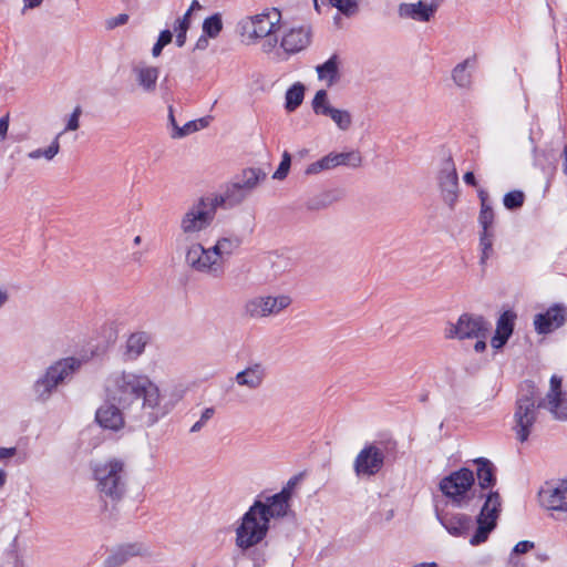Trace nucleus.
Wrapping results in <instances>:
<instances>
[{
  "instance_id": "7c9ffc66",
  "label": "nucleus",
  "mask_w": 567,
  "mask_h": 567,
  "mask_svg": "<svg viewBox=\"0 0 567 567\" xmlns=\"http://www.w3.org/2000/svg\"><path fill=\"white\" fill-rule=\"evenodd\" d=\"M478 198L481 202L478 223L482 230H492L495 214L493 207L488 203V193L485 189H478Z\"/></svg>"
},
{
  "instance_id": "2eb2a0df",
  "label": "nucleus",
  "mask_w": 567,
  "mask_h": 567,
  "mask_svg": "<svg viewBox=\"0 0 567 567\" xmlns=\"http://www.w3.org/2000/svg\"><path fill=\"white\" fill-rule=\"evenodd\" d=\"M312 110L317 115L330 117L341 131H348L352 125V115L347 110L336 109L328 102L326 90H319L312 100Z\"/></svg>"
},
{
  "instance_id": "864d4df0",
  "label": "nucleus",
  "mask_w": 567,
  "mask_h": 567,
  "mask_svg": "<svg viewBox=\"0 0 567 567\" xmlns=\"http://www.w3.org/2000/svg\"><path fill=\"white\" fill-rule=\"evenodd\" d=\"M173 40V33L169 31V30H163L159 35H158V39L157 41L161 42V44H164V45H167L172 42Z\"/></svg>"
},
{
  "instance_id": "f03ea898",
  "label": "nucleus",
  "mask_w": 567,
  "mask_h": 567,
  "mask_svg": "<svg viewBox=\"0 0 567 567\" xmlns=\"http://www.w3.org/2000/svg\"><path fill=\"white\" fill-rule=\"evenodd\" d=\"M537 394V388L534 382L525 381L520 385L514 413V430L520 442H525L528 439L530 429L537 419V409H546L556 419L567 420V398L561 391V378L557 375L550 378V389L546 398L539 400L536 404Z\"/></svg>"
},
{
  "instance_id": "bf43d9fd",
  "label": "nucleus",
  "mask_w": 567,
  "mask_h": 567,
  "mask_svg": "<svg viewBox=\"0 0 567 567\" xmlns=\"http://www.w3.org/2000/svg\"><path fill=\"white\" fill-rule=\"evenodd\" d=\"M164 47V44H161V42L157 41L152 49V54L154 56H158L162 53Z\"/></svg>"
},
{
  "instance_id": "052dcab7",
  "label": "nucleus",
  "mask_w": 567,
  "mask_h": 567,
  "mask_svg": "<svg viewBox=\"0 0 567 567\" xmlns=\"http://www.w3.org/2000/svg\"><path fill=\"white\" fill-rule=\"evenodd\" d=\"M168 111H169V113H168L169 123L174 127V132H176V126H178V125H177L175 116H174L173 107L169 106Z\"/></svg>"
},
{
  "instance_id": "f257e3e1",
  "label": "nucleus",
  "mask_w": 567,
  "mask_h": 567,
  "mask_svg": "<svg viewBox=\"0 0 567 567\" xmlns=\"http://www.w3.org/2000/svg\"><path fill=\"white\" fill-rule=\"evenodd\" d=\"M104 393L109 403H117L122 410L134 412L145 426H153L171 411V406L163 402L158 386L145 374L114 371L105 379Z\"/></svg>"
},
{
  "instance_id": "a878e982",
  "label": "nucleus",
  "mask_w": 567,
  "mask_h": 567,
  "mask_svg": "<svg viewBox=\"0 0 567 567\" xmlns=\"http://www.w3.org/2000/svg\"><path fill=\"white\" fill-rule=\"evenodd\" d=\"M341 61L337 54L331 55L324 63L316 66L318 79L324 81L328 87L333 86L340 81Z\"/></svg>"
},
{
  "instance_id": "f704fd0d",
  "label": "nucleus",
  "mask_w": 567,
  "mask_h": 567,
  "mask_svg": "<svg viewBox=\"0 0 567 567\" xmlns=\"http://www.w3.org/2000/svg\"><path fill=\"white\" fill-rule=\"evenodd\" d=\"M212 117L205 116L198 120L189 121L184 126H176V132L172 134L173 138H181L187 136L194 132L205 128L209 125Z\"/></svg>"
},
{
  "instance_id": "c9c22d12",
  "label": "nucleus",
  "mask_w": 567,
  "mask_h": 567,
  "mask_svg": "<svg viewBox=\"0 0 567 567\" xmlns=\"http://www.w3.org/2000/svg\"><path fill=\"white\" fill-rule=\"evenodd\" d=\"M333 157L337 167L338 166H348L352 168H358L362 164V156L359 151H350V152H343V153H334Z\"/></svg>"
},
{
  "instance_id": "c756f323",
  "label": "nucleus",
  "mask_w": 567,
  "mask_h": 567,
  "mask_svg": "<svg viewBox=\"0 0 567 567\" xmlns=\"http://www.w3.org/2000/svg\"><path fill=\"white\" fill-rule=\"evenodd\" d=\"M476 63V56L467 58L463 62L455 65L452 70V79L458 87L468 89L472 84V74L467 72L468 68H473Z\"/></svg>"
},
{
  "instance_id": "79ce46f5",
  "label": "nucleus",
  "mask_w": 567,
  "mask_h": 567,
  "mask_svg": "<svg viewBox=\"0 0 567 567\" xmlns=\"http://www.w3.org/2000/svg\"><path fill=\"white\" fill-rule=\"evenodd\" d=\"M493 238L494 233L492 230H482L480 235V245L482 247L481 265H485L493 252Z\"/></svg>"
},
{
  "instance_id": "8fccbe9b",
  "label": "nucleus",
  "mask_w": 567,
  "mask_h": 567,
  "mask_svg": "<svg viewBox=\"0 0 567 567\" xmlns=\"http://www.w3.org/2000/svg\"><path fill=\"white\" fill-rule=\"evenodd\" d=\"M127 20H128V16L126 13H121L117 17L111 19L107 22V25L110 29H113L115 27L125 24L127 22Z\"/></svg>"
},
{
  "instance_id": "72a5a7b5",
  "label": "nucleus",
  "mask_w": 567,
  "mask_h": 567,
  "mask_svg": "<svg viewBox=\"0 0 567 567\" xmlns=\"http://www.w3.org/2000/svg\"><path fill=\"white\" fill-rule=\"evenodd\" d=\"M63 132L56 134L51 144L47 148H37L28 153L30 159H39L44 157L47 161H52L60 152V137Z\"/></svg>"
},
{
  "instance_id": "4d7b16f0",
  "label": "nucleus",
  "mask_w": 567,
  "mask_h": 567,
  "mask_svg": "<svg viewBox=\"0 0 567 567\" xmlns=\"http://www.w3.org/2000/svg\"><path fill=\"white\" fill-rule=\"evenodd\" d=\"M463 178L467 185L476 186V179H475V175L473 172L465 173Z\"/></svg>"
},
{
  "instance_id": "de8ad7c7",
  "label": "nucleus",
  "mask_w": 567,
  "mask_h": 567,
  "mask_svg": "<svg viewBox=\"0 0 567 567\" xmlns=\"http://www.w3.org/2000/svg\"><path fill=\"white\" fill-rule=\"evenodd\" d=\"M509 338L495 331L494 337L491 340V344L494 349H501L507 342Z\"/></svg>"
},
{
  "instance_id": "f3484780",
  "label": "nucleus",
  "mask_w": 567,
  "mask_h": 567,
  "mask_svg": "<svg viewBox=\"0 0 567 567\" xmlns=\"http://www.w3.org/2000/svg\"><path fill=\"white\" fill-rule=\"evenodd\" d=\"M439 185L444 202L453 208L458 196V175L451 156L445 158L442 164L439 174Z\"/></svg>"
},
{
  "instance_id": "5701e85b",
  "label": "nucleus",
  "mask_w": 567,
  "mask_h": 567,
  "mask_svg": "<svg viewBox=\"0 0 567 567\" xmlns=\"http://www.w3.org/2000/svg\"><path fill=\"white\" fill-rule=\"evenodd\" d=\"M266 375L267 372L265 365L260 362H255L236 373L235 382L239 386L255 391L262 385Z\"/></svg>"
},
{
  "instance_id": "473e14b6",
  "label": "nucleus",
  "mask_w": 567,
  "mask_h": 567,
  "mask_svg": "<svg viewBox=\"0 0 567 567\" xmlns=\"http://www.w3.org/2000/svg\"><path fill=\"white\" fill-rule=\"evenodd\" d=\"M305 97V86L300 82L295 83L286 92L285 107L288 112H293L299 107Z\"/></svg>"
},
{
  "instance_id": "c03bdc74",
  "label": "nucleus",
  "mask_w": 567,
  "mask_h": 567,
  "mask_svg": "<svg viewBox=\"0 0 567 567\" xmlns=\"http://www.w3.org/2000/svg\"><path fill=\"white\" fill-rule=\"evenodd\" d=\"M291 165V155L285 151L282 154L281 162L277 168V171L274 173L272 178L281 181L287 177L289 168Z\"/></svg>"
},
{
  "instance_id": "4c0bfd02",
  "label": "nucleus",
  "mask_w": 567,
  "mask_h": 567,
  "mask_svg": "<svg viewBox=\"0 0 567 567\" xmlns=\"http://www.w3.org/2000/svg\"><path fill=\"white\" fill-rule=\"evenodd\" d=\"M334 167H337V165L334 162L333 152H331L328 155L320 158L319 161L313 162L310 165H308V167L305 171V174L306 175H315V174H319L323 171L332 169Z\"/></svg>"
},
{
  "instance_id": "603ef678",
  "label": "nucleus",
  "mask_w": 567,
  "mask_h": 567,
  "mask_svg": "<svg viewBox=\"0 0 567 567\" xmlns=\"http://www.w3.org/2000/svg\"><path fill=\"white\" fill-rule=\"evenodd\" d=\"M9 128V115H4L0 118V141H4Z\"/></svg>"
},
{
  "instance_id": "6e6d98bb",
  "label": "nucleus",
  "mask_w": 567,
  "mask_h": 567,
  "mask_svg": "<svg viewBox=\"0 0 567 567\" xmlns=\"http://www.w3.org/2000/svg\"><path fill=\"white\" fill-rule=\"evenodd\" d=\"M486 338L487 337L474 338L476 340V342L474 344V350L476 352H483L486 349Z\"/></svg>"
},
{
  "instance_id": "393cba45",
  "label": "nucleus",
  "mask_w": 567,
  "mask_h": 567,
  "mask_svg": "<svg viewBox=\"0 0 567 567\" xmlns=\"http://www.w3.org/2000/svg\"><path fill=\"white\" fill-rule=\"evenodd\" d=\"M143 554V548L137 544H127L113 549L104 560L105 567H120L130 558Z\"/></svg>"
},
{
  "instance_id": "5fc2aeb1",
  "label": "nucleus",
  "mask_w": 567,
  "mask_h": 567,
  "mask_svg": "<svg viewBox=\"0 0 567 567\" xmlns=\"http://www.w3.org/2000/svg\"><path fill=\"white\" fill-rule=\"evenodd\" d=\"M208 38L206 34H203L198 38L196 44H195V48L194 50H198V51H204L208 48Z\"/></svg>"
},
{
  "instance_id": "a211bd4d",
  "label": "nucleus",
  "mask_w": 567,
  "mask_h": 567,
  "mask_svg": "<svg viewBox=\"0 0 567 567\" xmlns=\"http://www.w3.org/2000/svg\"><path fill=\"white\" fill-rule=\"evenodd\" d=\"M312 38V30L309 24H301L288 28L282 35L280 45L289 54H296L306 50Z\"/></svg>"
},
{
  "instance_id": "b1692460",
  "label": "nucleus",
  "mask_w": 567,
  "mask_h": 567,
  "mask_svg": "<svg viewBox=\"0 0 567 567\" xmlns=\"http://www.w3.org/2000/svg\"><path fill=\"white\" fill-rule=\"evenodd\" d=\"M437 10L436 3L417 1L415 3H401L398 13L401 18H409L420 22H429Z\"/></svg>"
},
{
  "instance_id": "20e7f679",
  "label": "nucleus",
  "mask_w": 567,
  "mask_h": 567,
  "mask_svg": "<svg viewBox=\"0 0 567 567\" xmlns=\"http://www.w3.org/2000/svg\"><path fill=\"white\" fill-rule=\"evenodd\" d=\"M266 173L261 168H245L226 185L223 194L210 200L214 207L233 208L240 205L256 189L259 183L266 179Z\"/></svg>"
},
{
  "instance_id": "0e129e2a",
  "label": "nucleus",
  "mask_w": 567,
  "mask_h": 567,
  "mask_svg": "<svg viewBox=\"0 0 567 567\" xmlns=\"http://www.w3.org/2000/svg\"><path fill=\"white\" fill-rule=\"evenodd\" d=\"M8 293L6 290L0 289V308L7 302Z\"/></svg>"
},
{
  "instance_id": "c85d7f7f",
  "label": "nucleus",
  "mask_w": 567,
  "mask_h": 567,
  "mask_svg": "<svg viewBox=\"0 0 567 567\" xmlns=\"http://www.w3.org/2000/svg\"><path fill=\"white\" fill-rule=\"evenodd\" d=\"M243 240L237 235L224 236L216 240L213 251L221 259L226 266L227 259L240 247Z\"/></svg>"
},
{
  "instance_id": "9d476101",
  "label": "nucleus",
  "mask_w": 567,
  "mask_h": 567,
  "mask_svg": "<svg viewBox=\"0 0 567 567\" xmlns=\"http://www.w3.org/2000/svg\"><path fill=\"white\" fill-rule=\"evenodd\" d=\"M476 518L477 527L470 539V544L477 546L487 540L491 532L497 525V518L501 513L502 501L498 492H489Z\"/></svg>"
},
{
  "instance_id": "4be33fe9",
  "label": "nucleus",
  "mask_w": 567,
  "mask_h": 567,
  "mask_svg": "<svg viewBox=\"0 0 567 567\" xmlns=\"http://www.w3.org/2000/svg\"><path fill=\"white\" fill-rule=\"evenodd\" d=\"M121 409L117 403H109L105 398V403L101 405L95 413V421L103 429L118 431L124 426V417Z\"/></svg>"
},
{
  "instance_id": "bb28decb",
  "label": "nucleus",
  "mask_w": 567,
  "mask_h": 567,
  "mask_svg": "<svg viewBox=\"0 0 567 567\" xmlns=\"http://www.w3.org/2000/svg\"><path fill=\"white\" fill-rule=\"evenodd\" d=\"M473 462L476 465V476L480 487L482 489L493 487L496 482L495 467L493 463L485 457H478Z\"/></svg>"
},
{
  "instance_id": "39448f33",
  "label": "nucleus",
  "mask_w": 567,
  "mask_h": 567,
  "mask_svg": "<svg viewBox=\"0 0 567 567\" xmlns=\"http://www.w3.org/2000/svg\"><path fill=\"white\" fill-rule=\"evenodd\" d=\"M396 447L395 442L368 443L357 454L353 471L359 478H370L381 472L391 452Z\"/></svg>"
},
{
  "instance_id": "a18cd8bd",
  "label": "nucleus",
  "mask_w": 567,
  "mask_h": 567,
  "mask_svg": "<svg viewBox=\"0 0 567 567\" xmlns=\"http://www.w3.org/2000/svg\"><path fill=\"white\" fill-rule=\"evenodd\" d=\"M214 414H215L214 408H206L203 411L200 419L196 423L193 424L189 432L190 433L199 432L205 426V424L214 416Z\"/></svg>"
},
{
  "instance_id": "37998d69",
  "label": "nucleus",
  "mask_w": 567,
  "mask_h": 567,
  "mask_svg": "<svg viewBox=\"0 0 567 567\" xmlns=\"http://www.w3.org/2000/svg\"><path fill=\"white\" fill-rule=\"evenodd\" d=\"M525 200V195L522 190H512L504 195L503 204L509 209L514 210L523 206Z\"/></svg>"
},
{
  "instance_id": "412c9836",
  "label": "nucleus",
  "mask_w": 567,
  "mask_h": 567,
  "mask_svg": "<svg viewBox=\"0 0 567 567\" xmlns=\"http://www.w3.org/2000/svg\"><path fill=\"white\" fill-rule=\"evenodd\" d=\"M542 504L549 511L567 513V482L548 485L539 492Z\"/></svg>"
},
{
  "instance_id": "49530a36",
  "label": "nucleus",
  "mask_w": 567,
  "mask_h": 567,
  "mask_svg": "<svg viewBox=\"0 0 567 567\" xmlns=\"http://www.w3.org/2000/svg\"><path fill=\"white\" fill-rule=\"evenodd\" d=\"M81 115V109L78 106L75 107V110L73 111V113L71 114L69 121H68V124H66V127L63 132V134L66 132V131H75L79 128V117Z\"/></svg>"
},
{
  "instance_id": "1a4fd4ad",
  "label": "nucleus",
  "mask_w": 567,
  "mask_h": 567,
  "mask_svg": "<svg viewBox=\"0 0 567 567\" xmlns=\"http://www.w3.org/2000/svg\"><path fill=\"white\" fill-rule=\"evenodd\" d=\"M269 529L268 519L264 520L254 505L244 514L241 524L236 529V545L248 549L260 543Z\"/></svg>"
},
{
  "instance_id": "13d9d810",
  "label": "nucleus",
  "mask_w": 567,
  "mask_h": 567,
  "mask_svg": "<svg viewBox=\"0 0 567 567\" xmlns=\"http://www.w3.org/2000/svg\"><path fill=\"white\" fill-rule=\"evenodd\" d=\"M43 0H24V8L27 9H33L39 7Z\"/></svg>"
},
{
  "instance_id": "ea45409f",
  "label": "nucleus",
  "mask_w": 567,
  "mask_h": 567,
  "mask_svg": "<svg viewBox=\"0 0 567 567\" xmlns=\"http://www.w3.org/2000/svg\"><path fill=\"white\" fill-rule=\"evenodd\" d=\"M515 319L516 315L513 311L503 312L497 320L496 331L509 338L514 330Z\"/></svg>"
},
{
  "instance_id": "423d86ee",
  "label": "nucleus",
  "mask_w": 567,
  "mask_h": 567,
  "mask_svg": "<svg viewBox=\"0 0 567 567\" xmlns=\"http://www.w3.org/2000/svg\"><path fill=\"white\" fill-rule=\"evenodd\" d=\"M82 365V360L68 357L51 364L45 373L33 385L38 399L47 400L52 391L62 382L71 378Z\"/></svg>"
},
{
  "instance_id": "dca6fc26",
  "label": "nucleus",
  "mask_w": 567,
  "mask_h": 567,
  "mask_svg": "<svg viewBox=\"0 0 567 567\" xmlns=\"http://www.w3.org/2000/svg\"><path fill=\"white\" fill-rule=\"evenodd\" d=\"M291 498V492L289 487H284L281 492L267 497V502L255 501L252 504L255 509L259 512L260 518L264 520L270 518H280L287 515L289 509V501Z\"/></svg>"
},
{
  "instance_id": "7ed1b4c3",
  "label": "nucleus",
  "mask_w": 567,
  "mask_h": 567,
  "mask_svg": "<svg viewBox=\"0 0 567 567\" xmlns=\"http://www.w3.org/2000/svg\"><path fill=\"white\" fill-rule=\"evenodd\" d=\"M93 474L105 509H107L109 503L114 507L124 498L127 492L128 474L123 460L112 457L99 462L93 467Z\"/></svg>"
},
{
  "instance_id": "09e8293b",
  "label": "nucleus",
  "mask_w": 567,
  "mask_h": 567,
  "mask_svg": "<svg viewBox=\"0 0 567 567\" xmlns=\"http://www.w3.org/2000/svg\"><path fill=\"white\" fill-rule=\"evenodd\" d=\"M533 547H534V543H532L529 540H522L515 545L513 551L515 554H525V553L529 551Z\"/></svg>"
},
{
  "instance_id": "e433bc0d",
  "label": "nucleus",
  "mask_w": 567,
  "mask_h": 567,
  "mask_svg": "<svg viewBox=\"0 0 567 567\" xmlns=\"http://www.w3.org/2000/svg\"><path fill=\"white\" fill-rule=\"evenodd\" d=\"M361 0H328L329 4L336 8L347 18L354 17L360 11Z\"/></svg>"
},
{
  "instance_id": "338daca9",
  "label": "nucleus",
  "mask_w": 567,
  "mask_h": 567,
  "mask_svg": "<svg viewBox=\"0 0 567 567\" xmlns=\"http://www.w3.org/2000/svg\"><path fill=\"white\" fill-rule=\"evenodd\" d=\"M414 567H439L436 563H421L415 565Z\"/></svg>"
},
{
  "instance_id": "aec40b11",
  "label": "nucleus",
  "mask_w": 567,
  "mask_h": 567,
  "mask_svg": "<svg viewBox=\"0 0 567 567\" xmlns=\"http://www.w3.org/2000/svg\"><path fill=\"white\" fill-rule=\"evenodd\" d=\"M567 310L565 307L555 305L550 307L545 313L535 316L534 326L539 334H546L554 329L561 327L566 321Z\"/></svg>"
},
{
  "instance_id": "2f4dec72",
  "label": "nucleus",
  "mask_w": 567,
  "mask_h": 567,
  "mask_svg": "<svg viewBox=\"0 0 567 567\" xmlns=\"http://www.w3.org/2000/svg\"><path fill=\"white\" fill-rule=\"evenodd\" d=\"M150 337L145 332H135L126 341V355L130 360H135L143 352L148 343Z\"/></svg>"
},
{
  "instance_id": "a19ab883",
  "label": "nucleus",
  "mask_w": 567,
  "mask_h": 567,
  "mask_svg": "<svg viewBox=\"0 0 567 567\" xmlns=\"http://www.w3.org/2000/svg\"><path fill=\"white\" fill-rule=\"evenodd\" d=\"M190 25V17L189 12H185V14L177 19L174 30L176 32V44L182 48L186 42V33Z\"/></svg>"
},
{
  "instance_id": "ddd939ff",
  "label": "nucleus",
  "mask_w": 567,
  "mask_h": 567,
  "mask_svg": "<svg viewBox=\"0 0 567 567\" xmlns=\"http://www.w3.org/2000/svg\"><path fill=\"white\" fill-rule=\"evenodd\" d=\"M292 303L288 295L256 296L248 299L244 305V316L250 319H261L278 316Z\"/></svg>"
},
{
  "instance_id": "774afa93",
  "label": "nucleus",
  "mask_w": 567,
  "mask_h": 567,
  "mask_svg": "<svg viewBox=\"0 0 567 567\" xmlns=\"http://www.w3.org/2000/svg\"><path fill=\"white\" fill-rule=\"evenodd\" d=\"M563 155H564V159H565L564 164H567V144L564 147Z\"/></svg>"
},
{
  "instance_id": "cd10ccee",
  "label": "nucleus",
  "mask_w": 567,
  "mask_h": 567,
  "mask_svg": "<svg viewBox=\"0 0 567 567\" xmlns=\"http://www.w3.org/2000/svg\"><path fill=\"white\" fill-rule=\"evenodd\" d=\"M137 84L146 93H153L156 90L159 70L155 66H136L134 68Z\"/></svg>"
},
{
  "instance_id": "58836bf2",
  "label": "nucleus",
  "mask_w": 567,
  "mask_h": 567,
  "mask_svg": "<svg viewBox=\"0 0 567 567\" xmlns=\"http://www.w3.org/2000/svg\"><path fill=\"white\" fill-rule=\"evenodd\" d=\"M223 30L221 16L215 13L206 18L203 22V32L209 38H216Z\"/></svg>"
},
{
  "instance_id": "680f3d73",
  "label": "nucleus",
  "mask_w": 567,
  "mask_h": 567,
  "mask_svg": "<svg viewBox=\"0 0 567 567\" xmlns=\"http://www.w3.org/2000/svg\"><path fill=\"white\" fill-rule=\"evenodd\" d=\"M200 8H202L200 3L197 0H193L189 9L186 12H189V17H190L193 11L199 10Z\"/></svg>"
},
{
  "instance_id": "69168bd1",
  "label": "nucleus",
  "mask_w": 567,
  "mask_h": 567,
  "mask_svg": "<svg viewBox=\"0 0 567 567\" xmlns=\"http://www.w3.org/2000/svg\"><path fill=\"white\" fill-rule=\"evenodd\" d=\"M7 483V473L3 470H0V489L6 485Z\"/></svg>"
},
{
  "instance_id": "e2e57ef3",
  "label": "nucleus",
  "mask_w": 567,
  "mask_h": 567,
  "mask_svg": "<svg viewBox=\"0 0 567 567\" xmlns=\"http://www.w3.org/2000/svg\"><path fill=\"white\" fill-rule=\"evenodd\" d=\"M12 567H25L24 560L19 555H16Z\"/></svg>"
},
{
  "instance_id": "f8f14e48",
  "label": "nucleus",
  "mask_w": 567,
  "mask_h": 567,
  "mask_svg": "<svg viewBox=\"0 0 567 567\" xmlns=\"http://www.w3.org/2000/svg\"><path fill=\"white\" fill-rule=\"evenodd\" d=\"M216 207L207 198H199L181 218V230L186 236L200 233L208 228L215 217Z\"/></svg>"
},
{
  "instance_id": "3c124183",
  "label": "nucleus",
  "mask_w": 567,
  "mask_h": 567,
  "mask_svg": "<svg viewBox=\"0 0 567 567\" xmlns=\"http://www.w3.org/2000/svg\"><path fill=\"white\" fill-rule=\"evenodd\" d=\"M17 454V447H0V462L13 457Z\"/></svg>"
},
{
  "instance_id": "6e6552de",
  "label": "nucleus",
  "mask_w": 567,
  "mask_h": 567,
  "mask_svg": "<svg viewBox=\"0 0 567 567\" xmlns=\"http://www.w3.org/2000/svg\"><path fill=\"white\" fill-rule=\"evenodd\" d=\"M491 323L481 315L464 312L456 322H447L444 329L446 339H473L488 337Z\"/></svg>"
},
{
  "instance_id": "4468645a",
  "label": "nucleus",
  "mask_w": 567,
  "mask_h": 567,
  "mask_svg": "<svg viewBox=\"0 0 567 567\" xmlns=\"http://www.w3.org/2000/svg\"><path fill=\"white\" fill-rule=\"evenodd\" d=\"M474 481L473 471L463 467L444 477L440 482V489L446 497L451 498L456 506L462 507L468 501L466 493L474 484Z\"/></svg>"
},
{
  "instance_id": "0eeeda50",
  "label": "nucleus",
  "mask_w": 567,
  "mask_h": 567,
  "mask_svg": "<svg viewBox=\"0 0 567 567\" xmlns=\"http://www.w3.org/2000/svg\"><path fill=\"white\" fill-rule=\"evenodd\" d=\"M185 265L192 271L213 279H220L226 272V266L213 251V247L205 248L200 243H192L186 248Z\"/></svg>"
},
{
  "instance_id": "6ab92c4d",
  "label": "nucleus",
  "mask_w": 567,
  "mask_h": 567,
  "mask_svg": "<svg viewBox=\"0 0 567 567\" xmlns=\"http://www.w3.org/2000/svg\"><path fill=\"white\" fill-rule=\"evenodd\" d=\"M436 517L447 533L454 537H466L473 528L472 517L463 513L436 511Z\"/></svg>"
},
{
  "instance_id": "9b49d317",
  "label": "nucleus",
  "mask_w": 567,
  "mask_h": 567,
  "mask_svg": "<svg viewBox=\"0 0 567 567\" xmlns=\"http://www.w3.org/2000/svg\"><path fill=\"white\" fill-rule=\"evenodd\" d=\"M281 13L278 9L247 17L238 23V30L244 41L250 43L268 37L279 23Z\"/></svg>"
}]
</instances>
